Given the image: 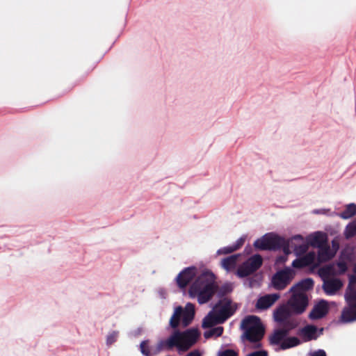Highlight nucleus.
<instances>
[{
    "mask_svg": "<svg viewBox=\"0 0 356 356\" xmlns=\"http://www.w3.org/2000/svg\"><path fill=\"white\" fill-rule=\"evenodd\" d=\"M337 267L339 269L341 273H344L348 269L347 264L345 261H339L337 263Z\"/></svg>",
    "mask_w": 356,
    "mask_h": 356,
    "instance_id": "72a5a7b5",
    "label": "nucleus"
},
{
    "mask_svg": "<svg viewBox=\"0 0 356 356\" xmlns=\"http://www.w3.org/2000/svg\"><path fill=\"white\" fill-rule=\"evenodd\" d=\"M318 259L322 261H327L331 259L334 254L330 252V246L326 243L318 248Z\"/></svg>",
    "mask_w": 356,
    "mask_h": 356,
    "instance_id": "4be33fe9",
    "label": "nucleus"
},
{
    "mask_svg": "<svg viewBox=\"0 0 356 356\" xmlns=\"http://www.w3.org/2000/svg\"><path fill=\"white\" fill-rule=\"evenodd\" d=\"M280 298V296L279 293H271L263 296L258 298L255 307L258 310H266L273 305Z\"/></svg>",
    "mask_w": 356,
    "mask_h": 356,
    "instance_id": "9b49d317",
    "label": "nucleus"
},
{
    "mask_svg": "<svg viewBox=\"0 0 356 356\" xmlns=\"http://www.w3.org/2000/svg\"><path fill=\"white\" fill-rule=\"evenodd\" d=\"M261 255L254 254L243 262L237 269L236 275L239 277H245L256 272L262 265Z\"/></svg>",
    "mask_w": 356,
    "mask_h": 356,
    "instance_id": "6e6552de",
    "label": "nucleus"
},
{
    "mask_svg": "<svg viewBox=\"0 0 356 356\" xmlns=\"http://www.w3.org/2000/svg\"><path fill=\"white\" fill-rule=\"evenodd\" d=\"M353 272L356 274V264L354 265Z\"/></svg>",
    "mask_w": 356,
    "mask_h": 356,
    "instance_id": "a18cd8bd",
    "label": "nucleus"
},
{
    "mask_svg": "<svg viewBox=\"0 0 356 356\" xmlns=\"http://www.w3.org/2000/svg\"><path fill=\"white\" fill-rule=\"evenodd\" d=\"M345 300L347 303H356V287L348 284L345 293Z\"/></svg>",
    "mask_w": 356,
    "mask_h": 356,
    "instance_id": "b1692460",
    "label": "nucleus"
},
{
    "mask_svg": "<svg viewBox=\"0 0 356 356\" xmlns=\"http://www.w3.org/2000/svg\"><path fill=\"white\" fill-rule=\"evenodd\" d=\"M295 271L289 267L275 273L271 280L273 287L278 291L284 290L291 284L295 277Z\"/></svg>",
    "mask_w": 356,
    "mask_h": 356,
    "instance_id": "423d86ee",
    "label": "nucleus"
},
{
    "mask_svg": "<svg viewBox=\"0 0 356 356\" xmlns=\"http://www.w3.org/2000/svg\"><path fill=\"white\" fill-rule=\"evenodd\" d=\"M293 296L287 305L279 306L273 312V318L277 323V328L269 336L271 344H278L291 330L296 329L300 322L293 314H302L307 305L308 298L305 293L291 292Z\"/></svg>",
    "mask_w": 356,
    "mask_h": 356,
    "instance_id": "f257e3e1",
    "label": "nucleus"
},
{
    "mask_svg": "<svg viewBox=\"0 0 356 356\" xmlns=\"http://www.w3.org/2000/svg\"><path fill=\"white\" fill-rule=\"evenodd\" d=\"M233 290V286L231 283H226L222 285L220 287L218 286L217 292L218 296L220 298L225 296L227 294L231 293Z\"/></svg>",
    "mask_w": 356,
    "mask_h": 356,
    "instance_id": "bb28decb",
    "label": "nucleus"
},
{
    "mask_svg": "<svg viewBox=\"0 0 356 356\" xmlns=\"http://www.w3.org/2000/svg\"><path fill=\"white\" fill-rule=\"evenodd\" d=\"M195 316V307L191 303H188L185 308L179 306L175 308L172 316L170 319V325L173 329H177L181 324L183 327L188 326Z\"/></svg>",
    "mask_w": 356,
    "mask_h": 356,
    "instance_id": "39448f33",
    "label": "nucleus"
},
{
    "mask_svg": "<svg viewBox=\"0 0 356 356\" xmlns=\"http://www.w3.org/2000/svg\"><path fill=\"white\" fill-rule=\"evenodd\" d=\"M223 327L221 326L213 327L204 332V337L205 339H209L212 337H220L223 333Z\"/></svg>",
    "mask_w": 356,
    "mask_h": 356,
    "instance_id": "a878e982",
    "label": "nucleus"
},
{
    "mask_svg": "<svg viewBox=\"0 0 356 356\" xmlns=\"http://www.w3.org/2000/svg\"><path fill=\"white\" fill-rule=\"evenodd\" d=\"M343 286V282L338 278L325 280L323 289L327 295H334Z\"/></svg>",
    "mask_w": 356,
    "mask_h": 356,
    "instance_id": "ddd939ff",
    "label": "nucleus"
},
{
    "mask_svg": "<svg viewBox=\"0 0 356 356\" xmlns=\"http://www.w3.org/2000/svg\"><path fill=\"white\" fill-rule=\"evenodd\" d=\"M286 335L277 345H280V349L286 350L295 346H297L301 343L300 340L296 337H287ZM270 345H272L270 343Z\"/></svg>",
    "mask_w": 356,
    "mask_h": 356,
    "instance_id": "6ab92c4d",
    "label": "nucleus"
},
{
    "mask_svg": "<svg viewBox=\"0 0 356 356\" xmlns=\"http://www.w3.org/2000/svg\"><path fill=\"white\" fill-rule=\"evenodd\" d=\"M149 339H143L138 346V349L143 356H153L156 354V349L153 348L149 346Z\"/></svg>",
    "mask_w": 356,
    "mask_h": 356,
    "instance_id": "aec40b11",
    "label": "nucleus"
},
{
    "mask_svg": "<svg viewBox=\"0 0 356 356\" xmlns=\"http://www.w3.org/2000/svg\"><path fill=\"white\" fill-rule=\"evenodd\" d=\"M246 356H268V352L266 350H257L248 354Z\"/></svg>",
    "mask_w": 356,
    "mask_h": 356,
    "instance_id": "f704fd0d",
    "label": "nucleus"
},
{
    "mask_svg": "<svg viewBox=\"0 0 356 356\" xmlns=\"http://www.w3.org/2000/svg\"><path fill=\"white\" fill-rule=\"evenodd\" d=\"M120 37V34H119L117 37V38L115 39V40L112 43V44L111 45V47L108 48V49L106 51V53H107L108 51H110L111 49V48L113 47V45L115 44V43L116 42V41L118 40V38Z\"/></svg>",
    "mask_w": 356,
    "mask_h": 356,
    "instance_id": "79ce46f5",
    "label": "nucleus"
},
{
    "mask_svg": "<svg viewBox=\"0 0 356 356\" xmlns=\"http://www.w3.org/2000/svg\"><path fill=\"white\" fill-rule=\"evenodd\" d=\"M215 275L206 270L199 275L190 286L188 294L191 298H197L200 304L208 302L216 293L218 285Z\"/></svg>",
    "mask_w": 356,
    "mask_h": 356,
    "instance_id": "7ed1b4c3",
    "label": "nucleus"
},
{
    "mask_svg": "<svg viewBox=\"0 0 356 356\" xmlns=\"http://www.w3.org/2000/svg\"><path fill=\"white\" fill-rule=\"evenodd\" d=\"M327 243L325 240L322 236L321 234L319 232H317L315 236L313 237L311 245L314 247L321 248L325 245Z\"/></svg>",
    "mask_w": 356,
    "mask_h": 356,
    "instance_id": "cd10ccee",
    "label": "nucleus"
},
{
    "mask_svg": "<svg viewBox=\"0 0 356 356\" xmlns=\"http://www.w3.org/2000/svg\"><path fill=\"white\" fill-rule=\"evenodd\" d=\"M200 336L197 328L192 327L184 331L175 330L168 338L159 341L157 350L170 351L176 348L179 353H184L196 343Z\"/></svg>",
    "mask_w": 356,
    "mask_h": 356,
    "instance_id": "f03ea898",
    "label": "nucleus"
},
{
    "mask_svg": "<svg viewBox=\"0 0 356 356\" xmlns=\"http://www.w3.org/2000/svg\"><path fill=\"white\" fill-rule=\"evenodd\" d=\"M220 323H223V321H221L220 316L215 310V312H210L208 315L204 318L202 326L203 328H208Z\"/></svg>",
    "mask_w": 356,
    "mask_h": 356,
    "instance_id": "a211bd4d",
    "label": "nucleus"
},
{
    "mask_svg": "<svg viewBox=\"0 0 356 356\" xmlns=\"http://www.w3.org/2000/svg\"><path fill=\"white\" fill-rule=\"evenodd\" d=\"M237 259L238 255H231L222 259L221 265L226 270L230 271L236 267Z\"/></svg>",
    "mask_w": 356,
    "mask_h": 356,
    "instance_id": "412c9836",
    "label": "nucleus"
},
{
    "mask_svg": "<svg viewBox=\"0 0 356 356\" xmlns=\"http://www.w3.org/2000/svg\"><path fill=\"white\" fill-rule=\"evenodd\" d=\"M329 311L327 301L322 300L316 304L309 314L311 319L316 320L323 318Z\"/></svg>",
    "mask_w": 356,
    "mask_h": 356,
    "instance_id": "f8f14e48",
    "label": "nucleus"
},
{
    "mask_svg": "<svg viewBox=\"0 0 356 356\" xmlns=\"http://www.w3.org/2000/svg\"><path fill=\"white\" fill-rule=\"evenodd\" d=\"M314 280L312 278L302 280L290 289V292H298L309 291L314 287Z\"/></svg>",
    "mask_w": 356,
    "mask_h": 356,
    "instance_id": "f3484780",
    "label": "nucleus"
},
{
    "mask_svg": "<svg viewBox=\"0 0 356 356\" xmlns=\"http://www.w3.org/2000/svg\"><path fill=\"white\" fill-rule=\"evenodd\" d=\"M234 251H236V248H234V247L233 245H231V246L224 247L223 248L220 249L218 251V254H230Z\"/></svg>",
    "mask_w": 356,
    "mask_h": 356,
    "instance_id": "473e14b6",
    "label": "nucleus"
},
{
    "mask_svg": "<svg viewBox=\"0 0 356 356\" xmlns=\"http://www.w3.org/2000/svg\"><path fill=\"white\" fill-rule=\"evenodd\" d=\"M343 234L346 239L356 236V219L346 225Z\"/></svg>",
    "mask_w": 356,
    "mask_h": 356,
    "instance_id": "393cba45",
    "label": "nucleus"
},
{
    "mask_svg": "<svg viewBox=\"0 0 356 356\" xmlns=\"http://www.w3.org/2000/svg\"><path fill=\"white\" fill-rule=\"evenodd\" d=\"M237 305L227 298H224L216 305L215 310L223 323L231 317L236 311Z\"/></svg>",
    "mask_w": 356,
    "mask_h": 356,
    "instance_id": "1a4fd4ad",
    "label": "nucleus"
},
{
    "mask_svg": "<svg viewBox=\"0 0 356 356\" xmlns=\"http://www.w3.org/2000/svg\"><path fill=\"white\" fill-rule=\"evenodd\" d=\"M106 53L105 52L103 56H101V58H104V56L106 54Z\"/></svg>",
    "mask_w": 356,
    "mask_h": 356,
    "instance_id": "49530a36",
    "label": "nucleus"
},
{
    "mask_svg": "<svg viewBox=\"0 0 356 356\" xmlns=\"http://www.w3.org/2000/svg\"><path fill=\"white\" fill-rule=\"evenodd\" d=\"M119 332L116 330H113L111 332H109L106 336V343L107 346H111L114 343L118 337Z\"/></svg>",
    "mask_w": 356,
    "mask_h": 356,
    "instance_id": "c85d7f7f",
    "label": "nucleus"
},
{
    "mask_svg": "<svg viewBox=\"0 0 356 356\" xmlns=\"http://www.w3.org/2000/svg\"><path fill=\"white\" fill-rule=\"evenodd\" d=\"M347 304L348 307L343 309L341 316V321L344 323L356 321V303Z\"/></svg>",
    "mask_w": 356,
    "mask_h": 356,
    "instance_id": "dca6fc26",
    "label": "nucleus"
},
{
    "mask_svg": "<svg viewBox=\"0 0 356 356\" xmlns=\"http://www.w3.org/2000/svg\"><path fill=\"white\" fill-rule=\"evenodd\" d=\"M218 356H238V353L232 349H225L220 350Z\"/></svg>",
    "mask_w": 356,
    "mask_h": 356,
    "instance_id": "c756f323",
    "label": "nucleus"
},
{
    "mask_svg": "<svg viewBox=\"0 0 356 356\" xmlns=\"http://www.w3.org/2000/svg\"><path fill=\"white\" fill-rule=\"evenodd\" d=\"M245 239L243 238H238L235 244L233 245L234 248H236V250H238L244 243Z\"/></svg>",
    "mask_w": 356,
    "mask_h": 356,
    "instance_id": "4c0bfd02",
    "label": "nucleus"
},
{
    "mask_svg": "<svg viewBox=\"0 0 356 356\" xmlns=\"http://www.w3.org/2000/svg\"><path fill=\"white\" fill-rule=\"evenodd\" d=\"M241 329L243 331L242 339L250 343L259 342L265 334V328L257 316L245 317L241 323Z\"/></svg>",
    "mask_w": 356,
    "mask_h": 356,
    "instance_id": "20e7f679",
    "label": "nucleus"
},
{
    "mask_svg": "<svg viewBox=\"0 0 356 356\" xmlns=\"http://www.w3.org/2000/svg\"><path fill=\"white\" fill-rule=\"evenodd\" d=\"M298 335L303 341L307 342L317 339V327L313 325H307L298 330Z\"/></svg>",
    "mask_w": 356,
    "mask_h": 356,
    "instance_id": "4468645a",
    "label": "nucleus"
},
{
    "mask_svg": "<svg viewBox=\"0 0 356 356\" xmlns=\"http://www.w3.org/2000/svg\"><path fill=\"white\" fill-rule=\"evenodd\" d=\"M356 214V204L350 203L346 206L343 211L339 213V216L342 219H348L352 218Z\"/></svg>",
    "mask_w": 356,
    "mask_h": 356,
    "instance_id": "5701e85b",
    "label": "nucleus"
},
{
    "mask_svg": "<svg viewBox=\"0 0 356 356\" xmlns=\"http://www.w3.org/2000/svg\"><path fill=\"white\" fill-rule=\"evenodd\" d=\"M186 356H202V353L199 350L195 349L188 353Z\"/></svg>",
    "mask_w": 356,
    "mask_h": 356,
    "instance_id": "ea45409f",
    "label": "nucleus"
},
{
    "mask_svg": "<svg viewBox=\"0 0 356 356\" xmlns=\"http://www.w3.org/2000/svg\"><path fill=\"white\" fill-rule=\"evenodd\" d=\"M315 258V253L314 252H309L305 256L293 260L292 266L296 268H302L311 266L314 262Z\"/></svg>",
    "mask_w": 356,
    "mask_h": 356,
    "instance_id": "2eb2a0df",
    "label": "nucleus"
},
{
    "mask_svg": "<svg viewBox=\"0 0 356 356\" xmlns=\"http://www.w3.org/2000/svg\"><path fill=\"white\" fill-rule=\"evenodd\" d=\"M332 247L337 250L339 248V243L337 242H335L334 241H332Z\"/></svg>",
    "mask_w": 356,
    "mask_h": 356,
    "instance_id": "37998d69",
    "label": "nucleus"
},
{
    "mask_svg": "<svg viewBox=\"0 0 356 356\" xmlns=\"http://www.w3.org/2000/svg\"><path fill=\"white\" fill-rule=\"evenodd\" d=\"M287 259L286 255H281L277 257L276 264H280L284 263Z\"/></svg>",
    "mask_w": 356,
    "mask_h": 356,
    "instance_id": "58836bf2",
    "label": "nucleus"
},
{
    "mask_svg": "<svg viewBox=\"0 0 356 356\" xmlns=\"http://www.w3.org/2000/svg\"><path fill=\"white\" fill-rule=\"evenodd\" d=\"M197 268L188 267L180 272L177 277V284L181 289L185 288L196 276Z\"/></svg>",
    "mask_w": 356,
    "mask_h": 356,
    "instance_id": "9d476101",
    "label": "nucleus"
},
{
    "mask_svg": "<svg viewBox=\"0 0 356 356\" xmlns=\"http://www.w3.org/2000/svg\"><path fill=\"white\" fill-rule=\"evenodd\" d=\"M293 239H294V240H297V239H298V240H300V241H302V240H303V238H302L300 235H296V236H295L293 238Z\"/></svg>",
    "mask_w": 356,
    "mask_h": 356,
    "instance_id": "c03bdc74",
    "label": "nucleus"
},
{
    "mask_svg": "<svg viewBox=\"0 0 356 356\" xmlns=\"http://www.w3.org/2000/svg\"><path fill=\"white\" fill-rule=\"evenodd\" d=\"M354 284H356V275H351L349 278V284L353 285Z\"/></svg>",
    "mask_w": 356,
    "mask_h": 356,
    "instance_id": "a19ab883",
    "label": "nucleus"
},
{
    "mask_svg": "<svg viewBox=\"0 0 356 356\" xmlns=\"http://www.w3.org/2000/svg\"><path fill=\"white\" fill-rule=\"evenodd\" d=\"M143 331V327H138V328L135 330H130L127 335L129 338H137L139 335L141 334V333Z\"/></svg>",
    "mask_w": 356,
    "mask_h": 356,
    "instance_id": "7c9ffc66",
    "label": "nucleus"
},
{
    "mask_svg": "<svg viewBox=\"0 0 356 356\" xmlns=\"http://www.w3.org/2000/svg\"><path fill=\"white\" fill-rule=\"evenodd\" d=\"M308 250V245L306 243H302L298 245H296L294 247V251L297 254H304Z\"/></svg>",
    "mask_w": 356,
    "mask_h": 356,
    "instance_id": "2f4dec72",
    "label": "nucleus"
},
{
    "mask_svg": "<svg viewBox=\"0 0 356 356\" xmlns=\"http://www.w3.org/2000/svg\"><path fill=\"white\" fill-rule=\"evenodd\" d=\"M309 355L310 356H327L325 351L322 349L312 352Z\"/></svg>",
    "mask_w": 356,
    "mask_h": 356,
    "instance_id": "c9c22d12",
    "label": "nucleus"
},
{
    "mask_svg": "<svg viewBox=\"0 0 356 356\" xmlns=\"http://www.w3.org/2000/svg\"><path fill=\"white\" fill-rule=\"evenodd\" d=\"M281 249L283 250V252H284V254L285 255H288L289 254L291 253V251L289 250V242L286 241L284 240V245L281 247Z\"/></svg>",
    "mask_w": 356,
    "mask_h": 356,
    "instance_id": "e433bc0d",
    "label": "nucleus"
},
{
    "mask_svg": "<svg viewBox=\"0 0 356 356\" xmlns=\"http://www.w3.org/2000/svg\"><path fill=\"white\" fill-rule=\"evenodd\" d=\"M284 238L277 235H265L254 243L257 249L261 250H277L284 245Z\"/></svg>",
    "mask_w": 356,
    "mask_h": 356,
    "instance_id": "0eeeda50",
    "label": "nucleus"
},
{
    "mask_svg": "<svg viewBox=\"0 0 356 356\" xmlns=\"http://www.w3.org/2000/svg\"><path fill=\"white\" fill-rule=\"evenodd\" d=\"M106 53L105 52L103 56H101V58H104V56L106 54Z\"/></svg>",
    "mask_w": 356,
    "mask_h": 356,
    "instance_id": "de8ad7c7",
    "label": "nucleus"
}]
</instances>
